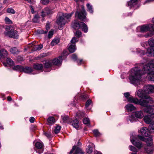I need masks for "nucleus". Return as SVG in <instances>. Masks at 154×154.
Returning <instances> with one entry per match:
<instances>
[{
    "instance_id": "f257e3e1",
    "label": "nucleus",
    "mask_w": 154,
    "mask_h": 154,
    "mask_svg": "<svg viewBox=\"0 0 154 154\" xmlns=\"http://www.w3.org/2000/svg\"><path fill=\"white\" fill-rule=\"evenodd\" d=\"M142 93V91L140 90H138L137 92V96L141 98L139 100L137 98H134L132 96H130V94L128 92L125 93L124 96L128 102L141 106H145L147 102L149 101L148 100H149V98H148L147 96L143 94Z\"/></svg>"
},
{
    "instance_id": "f03ea898",
    "label": "nucleus",
    "mask_w": 154,
    "mask_h": 154,
    "mask_svg": "<svg viewBox=\"0 0 154 154\" xmlns=\"http://www.w3.org/2000/svg\"><path fill=\"white\" fill-rule=\"evenodd\" d=\"M73 13V12H72L69 14H63L57 19V23L60 26L59 28L60 29H61V26L65 25L66 22L67 21V20L70 18Z\"/></svg>"
},
{
    "instance_id": "7ed1b4c3",
    "label": "nucleus",
    "mask_w": 154,
    "mask_h": 154,
    "mask_svg": "<svg viewBox=\"0 0 154 154\" xmlns=\"http://www.w3.org/2000/svg\"><path fill=\"white\" fill-rule=\"evenodd\" d=\"M143 89V90H140L142 91V93L143 94L147 96L148 98H149V100H148L149 101L147 102L145 106H145L147 103H151L153 102L152 99L149 96L148 94L154 92V86L150 85H146L144 86Z\"/></svg>"
},
{
    "instance_id": "20e7f679",
    "label": "nucleus",
    "mask_w": 154,
    "mask_h": 154,
    "mask_svg": "<svg viewBox=\"0 0 154 154\" xmlns=\"http://www.w3.org/2000/svg\"><path fill=\"white\" fill-rule=\"evenodd\" d=\"M140 132L142 135L146 137L150 135V133H154V121L150 123L148 129L143 127L140 129Z\"/></svg>"
},
{
    "instance_id": "39448f33",
    "label": "nucleus",
    "mask_w": 154,
    "mask_h": 154,
    "mask_svg": "<svg viewBox=\"0 0 154 154\" xmlns=\"http://www.w3.org/2000/svg\"><path fill=\"white\" fill-rule=\"evenodd\" d=\"M6 31L4 33L6 35L10 37L14 38H17L19 33L16 30H14L12 26H8L6 28Z\"/></svg>"
},
{
    "instance_id": "423d86ee",
    "label": "nucleus",
    "mask_w": 154,
    "mask_h": 154,
    "mask_svg": "<svg viewBox=\"0 0 154 154\" xmlns=\"http://www.w3.org/2000/svg\"><path fill=\"white\" fill-rule=\"evenodd\" d=\"M82 10L80 11H77L75 14V16L81 21L87 22L88 20L86 17L87 14L83 6H82Z\"/></svg>"
},
{
    "instance_id": "0eeeda50",
    "label": "nucleus",
    "mask_w": 154,
    "mask_h": 154,
    "mask_svg": "<svg viewBox=\"0 0 154 154\" xmlns=\"http://www.w3.org/2000/svg\"><path fill=\"white\" fill-rule=\"evenodd\" d=\"M152 20L153 24H147L140 26V30L141 32H143L148 31H154V17L152 19Z\"/></svg>"
},
{
    "instance_id": "6e6552de",
    "label": "nucleus",
    "mask_w": 154,
    "mask_h": 154,
    "mask_svg": "<svg viewBox=\"0 0 154 154\" xmlns=\"http://www.w3.org/2000/svg\"><path fill=\"white\" fill-rule=\"evenodd\" d=\"M148 138H145L144 137L140 135H138L139 138L142 141H145L146 143L147 146H151L152 145V136L151 135L149 136Z\"/></svg>"
},
{
    "instance_id": "1a4fd4ad",
    "label": "nucleus",
    "mask_w": 154,
    "mask_h": 154,
    "mask_svg": "<svg viewBox=\"0 0 154 154\" xmlns=\"http://www.w3.org/2000/svg\"><path fill=\"white\" fill-rule=\"evenodd\" d=\"M35 148H34V150L37 153H41L43 152L44 150V145L42 143L39 142H37L35 144Z\"/></svg>"
},
{
    "instance_id": "9d476101",
    "label": "nucleus",
    "mask_w": 154,
    "mask_h": 154,
    "mask_svg": "<svg viewBox=\"0 0 154 154\" xmlns=\"http://www.w3.org/2000/svg\"><path fill=\"white\" fill-rule=\"evenodd\" d=\"M75 150L73 154H84V152L82 151V149L79 147H76V146L74 145L73 147L69 152V154H72Z\"/></svg>"
},
{
    "instance_id": "9b49d317",
    "label": "nucleus",
    "mask_w": 154,
    "mask_h": 154,
    "mask_svg": "<svg viewBox=\"0 0 154 154\" xmlns=\"http://www.w3.org/2000/svg\"><path fill=\"white\" fill-rule=\"evenodd\" d=\"M148 103L146 106H142L145 107L146 108L144 109V111L146 113H149L150 114L153 115L154 114V106H149L148 105Z\"/></svg>"
},
{
    "instance_id": "f8f14e48",
    "label": "nucleus",
    "mask_w": 154,
    "mask_h": 154,
    "mask_svg": "<svg viewBox=\"0 0 154 154\" xmlns=\"http://www.w3.org/2000/svg\"><path fill=\"white\" fill-rule=\"evenodd\" d=\"M63 59L62 56H60L52 60L53 65L55 66H59L61 64Z\"/></svg>"
},
{
    "instance_id": "ddd939ff",
    "label": "nucleus",
    "mask_w": 154,
    "mask_h": 154,
    "mask_svg": "<svg viewBox=\"0 0 154 154\" xmlns=\"http://www.w3.org/2000/svg\"><path fill=\"white\" fill-rule=\"evenodd\" d=\"M53 13L52 11L48 8L46 7L43 9L41 13V16L42 17H45L48 14H51Z\"/></svg>"
},
{
    "instance_id": "4468645a",
    "label": "nucleus",
    "mask_w": 154,
    "mask_h": 154,
    "mask_svg": "<svg viewBox=\"0 0 154 154\" xmlns=\"http://www.w3.org/2000/svg\"><path fill=\"white\" fill-rule=\"evenodd\" d=\"M8 54V51L4 49L0 50V56L1 59L6 58Z\"/></svg>"
},
{
    "instance_id": "2eb2a0df",
    "label": "nucleus",
    "mask_w": 154,
    "mask_h": 154,
    "mask_svg": "<svg viewBox=\"0 0 154 154\" xmlns=\"http://www.w3.org/2000/svg\"><path fill=\"white\" fill-rule=\"evenodd\" d=\"M81 22H79L77 20H75L72 23L71 26L75 30L78 29H80Z\"/></svg>"
},
{
    "instance_id": "dca6fc26",
    "label": "nucleus",
    "mask_w": 154,
    "mask_h": 154,
    "mask_svg": "<svg viewBox=\"0 0 154 154\" xmlns=\"http://www.w3.org/2000/svg\"><path fill=\"white\" fill-rule=\"evenodd\" d=\"M80 29L85 33H86L88 31V27L87 25L85 23L83 22H81Z\"/></svg>"
},
{
    "instance_id": "f3484780",
    "label": "nucleus",
    "mask_w": 154,
    "mask_h": 154,
    "mask_svg": "<svg viewBox=\"0 0 154 154\" xmlns=\"http://www.w3.org/2000/svg\"><path fill=\"white\" fill-rule=\"evenodd\" d=\"M72 125L76 129L78 128L79 126V123L78 120L77 119L73 120L72 121H70V122Z\"/></svg>"
},
{
    "instance_id": "a211bd4d",
    "label": "nucleus",
    "mask_w": 154,
    "mask_h": 154,
    "mask_svg": "<svg viewBox=\"0 0 154 154\" xmlns=\"http://www.w3.org/2000/svg\"><path fill=\"white\" fill-rule=\"evenodd\" d=\"M131 141L133 145L139 149H140L142 147V143L141 142H137L134 139L131 140Z\"/></svg>"
},
{
    "instance_id": "6ab92c4d",
    "label": "nucleus",
    "mask_w": 154,
    "mask_h": 154,
    "mask_svg": "<svg viewBox=\"0 0 154 154\" xmlns=\"http://www.w3.org/2000/svg\"><path fill=\"white\" fill-rule=\"evenodd\" d=\"M134 115L136 117L139 119H142L144 116V115L142 111H136L135 112Z\"/></svg>"
},
{
    "instance_id": "aec40b11",
    "label": "nucleus",
    "mask_w": 154,
    "mask_h": 154,
    "mask_svg": "<svg viewBox=\"0 0 154 154\" xmlns=\"http://www.w3.org/2000/svg\"><path fill=\"white\" fill-rule=\"evenodd\" d=\"M138 0H131L127 2V6L130 7L131 8L134 6L136 5L137 2Z\"/></svg>"
},
{
    "instance_id": "412c9836",
    "label": "nucleus",
    "mask_w": 154,
    "mask_h": 154,
    "mask_svg": "<svg viewBox=\"0 0 154 154\" xmlns=\"http://www.w3.org/2000/svg\"><path fill=\"white\" fill-rule=\"evenodd\" d=\"M44 63L45 67L46 68H50L53 65L52 60H46Z\"/></svg>"
},
{
    "instance_id": "4be33fe9",
    "label": "nucleus",
    "mask_w": 154,
    "mask_h": 154,
    "mask_svg": "<svg viewBox=\"0 0 154 154\" xmlns=\"http://www.w3.org/2000/svg\"><path fill=\"white\" fill-rule=\"evenodd\" d=\"M61 118L63 122L64 123H70L71 120V119L68 116L66 115L62 116Z\"/></svg>"
},
{
    "instance_id": "5701e85b",
    "label": "nucleus",
    "mask_w": 154,
    "mask_h": 154,
    "mask_svg": "<svg viewBox=\"0 0 154 154\" xmlns=\"http://www.w3.org/2000/svg\"><path fill=\"white\" fill-rule=\"evenodd\" d=\"M32 71V68L31 67L28 66H23L22 72H23L26 73H29L31 72Z\"/></svg>"
},
{
    "instance_id": "b1692460",
    "label": "nucleus",
    "mask_w": 154,
    "mask_h": 154,
    "mask_svg": "<svg viewBox=\"0 0 154 154\" xmlns=\"http://www.w3.org/2000/svg\"><path fill=\"white\" fill-rule=\"evenodd\" d=\"M152 116H144L143 118V120L144 122L146 124H149L151 122Z\"/></svg>"
},
{
    "instance_id": "393cba45",
    "label": "nucleus",
    "mask_w": 154,
    "mask_h": 154,
    "mask_svg": "<svg viewBox=\"0 0 154 154\" xmlns=\"http://www.w3.org/2000/svg\"><path fill=\"white\" fill-rule=\"evenodd\" d=\"M43 65L42 64L36 63L33 65V68L37 70H42L43 68Z\"/></svg>"
},
{
    "instance_id": "a878e982",
    "label": "nucleus",
    "mask_w": 154,
    "mask_h": 154,
    "mask_svg": "<svg viewBox=\"0 0 154 154\" xmlns=\"http://www.w3.org/2000/svg\"><path fill=\"white\" fill-rule=\"evenodd\" d=\"M152 47H150L147 49L146 53L148 56H150L152 55L153 53L154 55V49Z\"/></svg>"
},
{
    "instance_id": "bb28decb",
    "label": "nucleus",
    "mask_w": 154,
    "mask_h": 154,
    "mask_svg": "<svg viewBox=\"0 0 154 154\" xmlns=\"http://www.w3.org/2000/svg\"><path fill=\"white\" fill-rule=\"evenodd\" d=\"M126 109L128 111H131L134 110L135 107L132 104H128L126 106Z\"/></svg>"
},
{
    "instance_id": "cd10ccee",
    "label": "nucleus",
    "mask_w": 154,
    "mask_h": 154,
    "mask_svg": "<svg viewBox=\"0 0 154 154\" xmlns=\"http://www.w3.org/2000/svg\"><path fill=\"white\" fill-rule=\"evenodd\" d=\"M47 122L49 125H51L55 122V120L53 117H49L47 119Z\"/></svg>"
},
{
    "instance_id": "c85d7f7f",
    "label": "nucleus",
    "mask_w": 154,
    "mask_h": 154,
    "mask_svg": "<svg viewBox=\"0 0 154 154\" xmlns=\"http://www.w3.org/2000/svg\"><path fill=\"white\" fill-rule=\"evenodd\" d=\"M93 144H91L88 146L86 149V152L87 153L90 154L93 151Z\"/></svg>"
},
{
    "instance_id": "c756f323",
    "label": "nucleus",
    "mask_w": 154,
    "mask_h": 154,
    "mask_svg": "<svg viewBox=\"0 0 154 154\" xmlns=\"http://www.w3.org/2000/svg\"><path fill=\"white\" fill-rule=\"evenodd\" d=\"M9 51L11 53L13 54H17L19 52L18 49L16 47L11 48L9 50Z\"/></svg>"
},
{
    "instance_id": "7c9ffc66",
    "label": "nucleus",
    "mask_w": 154,
    "mask_h": 154,
    "mask_svg": "<svg viewBox=\"0 0 154 154\" xmlns=\"http://www.w3.org/2000/svg\"><path fill=\"white\" fill-rule=\"evenodd\" d=\"M75 49V44L71 45L68 48L69 51L71 53L74 52Z\"/></svg>"
},
{
    "instance_id": "2f4dec72",
    "label": "nucleus",
    "mask_w": 154,
    "mask_h": 154,
    "mask_svg": "<svg viewBox=\"0 0 154 154\" xmlns=\"http://www.w3.org/2000/svg\"><path fill=\"white\" fill-rule=\"evenodd\" d=\"M60 42V39L58 38H55L54 39L51 43V45L52 46H54Z\"/></svg>"
},
{
    "instance_id": "473e14b6",
    "label": "nucleus",
    "mask_w": 154,
    "mask_h": 154,
    "mask_svg": "<svg viewBox=\"0 0 154 154\" xmlns=\"http://www.w3.org/2000/svg\"><path fill=\"white\" fill-rule=\"evenodd\" d=\"M23 68V66L19 65L14 66L13 68V69H14L20 71V72H22Z\"/></svg>"
},
{
    "instance_id": "72a5a7b5",
    "label": "nucleus",
    "mask_w": 154,
    "mask_h": 154,
    "mask_svg": "<svg viewBox=\"0 0 154 154\" xmlns=\"http://www.w3.org/2000/svg\"><path fill=\"white\" fill-rule=\"evenodd\" d=\"M145 149L146 152L148 154H151L153 152V149L150 146L145 148Z\"/></svg>"
},
{
    "instance_id": "f704fd0d",
    "label": "nucleus",
    "mask_w": 154,
    "mask_h": 154,
    "mask_svg": "<svg viewBox=\"0 0 154 154\" xmlns=\"http://www.w3.org/2000/svg\"><path fill=\"white\" fill-rule=\"evenodd\" d=\"M6 62L10 66H13L14 64V63L13 61L9 58H7L6 59Z\"/></svg>"
},
{
    "instance_id": "c9c22d12",
    "label": "nucleus",
    "mask_w": 154,
    "mask_h": 154,
    "mask_svg": "<svg viewBox=\"0 0 154 154\" xmlns=\"http://www.w3.org/2000/svg\"><path fill=\"white\" fill-rule=\"evenodd\" d=\"M39 17V16L38 14H35L32 20V21L34 23H37L38 21Z\"/></svg>"
},
{
    "instance_id": "e433bc0d",
    "label": "nucleus",
    "mask_w": 154,
    "mask_h": 154,
    "mask_svg": "<svg viewBox=\"0 0 154 154\" xmlns=\"http://www.w3.org/2000/svg\"><path fill=\"white\" fill-rule=\"evenodd\" d=\"M148 77V79L150 81H154V72H152L150 75L147 76Z\"/></svg>"
},
{
    "instance_id": "4c0bfd02",
    "label": "nucleus",
    "mask_w": 154,
    "mask_h": 154,
    "mask_svg": "<svg viewBox=\"0 0 154 154\" xmlns=\"http://www.w3.org/2000/svg\"><path fill=\"white\" fill-rule=\"evenodd\" d=\"M87 7L88 9V10L91 13H93V10L91 5L89 4H87Z\"/></svg>"
},
{
    "instance_id": "58836bf2",
    "label": "nucleus",
    "mask_w": 154,
    "mask_h": 154,
    "mask_svg": "<svg viewBox=\"0 0 154 154\" xmlns=\"http://www.w3.org/2000/svg\"><path fill=\"white\" fill-rule=\"evenodd\" d=\"M149 44L151 47H154V39L150 38L149 40Z\"/></svg>"
},
{
    "instance_id": "ea45409f",
    "label": "nucleus",
    "mask_w": 154,
    "mask_h": 154,
    "mask_svg": "<svg viewBox=\"0 0 154 154\" xmlns=\"http://www.w3.org/2000/svg\"><path fill=\"white\" fill-rule=\"evenodd\" d=\"M75 34L77 37L79 38L82 36V32L79 30H77L75 32Z\"/></svg>"
},
{
    "instance_id": "a19ab883",
    "label": "nucleus",
    "mask_w": 154,
    "mask_h": 154,
    "mask_svg": "<svg viewBox=\"0 0 154 154\" xmlns=\"http://www.w3.org/2000/svg\"><path fill=\"white\" fill-rule=\"evenodd\" d=\"M61 129V127L60 126H57L55 129L54 131V133L55 134H57L60 132V130Z\"/></svg>"
},
{
    "instance_id": "79ce46f5",
    "label": "nucleus",
    "mask_w": 154,
    "mask_h": 154,
    "mask_svg": "<svg viewBox=\"0 0 154 154\" xmlns=\"http://www.w3.org/2000/svg\"><path fill=\"white\" fill-rule=\"evenodd\" d=\"M43 47V45L41 44L38 45L36 47H35V48H34V50L35 51L36 50H40Z\"/></svg>"
},
{
    "instance_id": "37998d69",
    "label": "nucleus",
    "mask_w": 154,
    "mask_h": 154,
    "mask_svg": "<svg viewBox=\"0 0 154 154\" xmlns=\"http://www.w3.org/2000/svg\"><path fill=\"white\" fill-rule=\"evenodd\" d=\"M129 147L130 148V150L132 151L135 152H137L138 151L137 149L132 145L129 146Z\"/></svg>"
},
{
    "instance_id": "c03bdc74",
    "label": "nucleus",
    "mask_w": 154,
    "mask_h": 154,
    "mask_svg": "<svg viewBox=\"0 0 154 154\" xmlns=\"http://www.w3.org/2000/svg\"><path fill=\"white\" fill-rule=\"evenodd\" d=\"M93 132L95 137H98L100 135V133L97 130H94L93 131Z\"/></svg>"
},
{
    "instance_id": "a18cd8bd",
    "label": "nucleus",
    "mask_w": 154,
    "mask_h": 154,
    "mask_svg": "<svg viewBox=\"0 0 154 154\" xmlns=\"http://www.w3.org/2000/svg\"><path fill=\"white\" fill-rule=\"evenodd\" d=\"M7 12L8 13H11V14H14L15 11L12 8H9L7 9Z\"/></svg>"
},
{
    "instance_id": "49530a36",
    "label": "nucleus",
    "mask_w": 154,
    "mask_h": 154,
    "mask_svg": "<svg viewBox=\"0 0 154 154\" xmlns=\"http://www.w3.org/2000/svg\"><path fill=\"white\" fill-rule=\"evenodd\" d=\"M92 101L90 99L87 100L85 106L86 108L88 107L90 104L91 103Z\"/></svg>"
},
{
    "instance_id": "de8ad7c7",
    "label": "nucleus",
    "mask_w": 154,
    "mask_h": 154,
    "mask_svg": "<svg viewBox=\"0 0 154 154\" xmlns=\"http://www.w3.org/2000/svg\"><path fill=\"white\" fill-rule=\"evenodd\" d=\"M5 22L8 24H12V21L7 17H5Z\"/></svg>"
},
{
    "instance_id": "09e8293b",
    "label": "nucleus",
    "mask_w": 154,
    "mask_h": 154,
    "mask_svg": "<svg viewBox=\"0 0 154 154\" xmlns=\"http://www.w3.org/2000/svg\"><path fill=\"white\" fill-rule=\"evenodd\" d=\"M77 115L80 118H82L85 116V113L84 112H80L77 113Z\"/></svg>"
},
{
    "instance_id": "8fccbe9b",
    "label": "nucleus",
    "mask_w": 154,
    "mask_h": 154,
    "mask_svg": "<svg viewBox=\"0 0 154 154\" xmlns=\"http://www.w3.org/2000/svg\"><path fill=\"white\" fill-rule=\"evenodd\" d=\"M83 122L85 124H87L89 123L90 121L89 119L85 118L83 120Z\"/></svg>"
},
{
    "instance_id": "3c124183",
    "label": "nucleus",
    "mask_w": 154,
    "mask_h": 154,
    "mask_svg": "<svg viewBox=\"0 0 154 154\" xmlns=\"http://www.w3.org/2000/svg\"><path fill=\"white\" fill-rule=\"evenodd\" d=\"M44 134L48 138H51L52 137L51 133L49 132H45L44 133Z\"/></svg>"
},
{
    "instance_id": "603ef678",
    "label": "nucleus",
    "mask_w": 154,
    "mask_h": 154,
    "mask_svg": "<svg viewBox=\"0 0 154 154\" xmlns=\"http://www.w3.org/2000/svg\"><path fill=\"white\" fill-rule=\"evenodd\" d=\"M78 41L77 38L76 37H73L71 41V42L72 44H75Z\"/></svg>"
},
{
    "instance_id": "864d4df0",
    "label": "nucleus",
    "mask_w": 154,
    "mask_h": 154,
    "mask_svg": "<svg viewBox=\"0 0 154 154\" xmlns=\"http://www.w3.org/2000/svg\"><path fill=\"white\" fill-rule=\"evenodd\" d=\"M129 119L131 122H133L135 120V118L133 115H131L129 116Z\"/></svg>"
},
{
    "instance_id": "5fc2aeb1",
    "label": "nucleus",
    "mask_w": 154,
    "mask_h": 154,
    "mask_svg": "<svg viewBox=\"0 0 154 154\" xmlns=\"http://www.w3.org/2000/svg\"><path fill=\"white\" fill-rule=\"evenodd\" d=\"M53 35V31H52L51 30L49 32L48 34V37L49 38H51L52 37Z\"/></svg>"
},
{
    "instance_id": "6e6d98bb",
    "label": "nucleus",
    "mask_w": 154,
    "mask_h": 154,
    "mask_svg": "<svg viewBox=\"0 0 154 154\" xmlns=\"http://www.w3.org/2000/svg\"><path fill=\"white\" fill-rule=\"evenodd\" d=\"M72 58L73 60L74 61L77 60V57L76 55L75 54H72Z\"/></svg>"
},
{
    "instance_id": "4d7b16f0",
    "label": "nucleus",
    "mask_w": 154,
    "mask_h": 154,
    "mask_svg": "<svg viewBox=\"0 0 154 154\" xmlns=\"http://www.w3.org/2000/svg\"><path fill=\"white\" fill-rule=\"evenodd\" d=\"M46 33H47L48 30L50 29V26L49 24H47L46 26Z\"/></svg>"
},
{
    "instance_id": "13d9d810",
    "label": "nucleus",
    "mask_w": 154,
    "mask_h": 154,
    "mask_svg": "<svg viewBox=\"0 0 154 154\" xmlns=\"http://www.w3.org/2000/svg\"><path fill=\"white\" fill-rule=\"evenodd\" d=\"M38 32L41 34H46L47 33H46V31H44L43 30H38Z\"/></svg>"
},
{
    "instance_id": "bf43d9fd",
    "label": "nucleus",
    "mask_w": 154,
    "mask_h": 154,
    "mask_svg": "<svg viewBox=\"0 0 154 154\" xmlns=\"http://www.w3.org/2000/svg\"><path fill=\"white\" fill-rule=\"evenodd\" d=\"M82 99L83 101H85L88 98L87 95L85 94L81 96Z\"/></svg>"
},
{
    "instance_id": "052dcab7",
    "label": "nucleus",
    "mask_w": 154,
    "mask_h": 154,
    "mask_svg": "<svg viewBox=\"0 0 154 154\" xmlns=\"http://www.w3.org/2000/svg\"><path fill=\"white\" fill-rule=\"evenodd\" d=\"M42 3L44 5H46L48 3L49 0H42Z\"/></svg>"
},
{
    "instance_id": "680f3d73",
    "label": "nucleus",
    "mask_w": 154,
    "mask_h": 154,
    "mask_svg": "<svg viewBox=\"0 0 154 154\" xmlns=\"http://www.w3.org/2000/svg\"><path fill=\"white\" fill-rule=\"evenodd\" d=\"M35 120V118L33 117H31L30 118L29 121L31 123H32L34 122Z\"/></svg>"
},
{
    "instance_id": "e2e57ef3",
    "label": "nucleus",
    "mask_w": 154,
    "mask_h": 154,
    "mask_svg": "<svg viewBox=\"0 0 154 154\" xmlns=\"http://www.w3.org/2000/svg\"><path fill=\"white\" fill-rule=\"evenodd\" d=\"M83 62V60L82 59H80L79 60H77V62L78 63V65H80Z\"/></svg>"
},
{
    "instance_id": "0e129e2a",
    "label": "nucleus",
    "mask_w": 154,
    "mask_h": 154,
    "mask_svg": "<svg viewBox=\"0 0 154 154\" xmlns=\"http://www.w3.org/2000/svg\"><path fill=\"white\" fill-rule=\"evenodd\" d=\"M140 54H142V55H144L146 54V51L145 52V51L144 50H141L140 51Z\"/></svg>"
},
{
    "instance_id": "69168bd1",
    "label": "nucleus",
    "mask_w": 154,
    "mask_h": 154,
    "mask_svg": "<svg viewBox=\"0 0 154 154\" xmlns=\"http://www.w3.org/2000/svg\"><path fill=\"white\" fill-rule=\"evenodd\" d=\"M152 34V33H148L147 35H145V37L146 38H147L151 36Z\"/></svg>"
},
{
    "instance_id": "338daca9",
    "label": "nucleus",
    "mask_w": 154,
    "mask_h": 154,
    "mask_svg": "<svg viewBox=\"0 0 154 154\" xmlns=\"http://www.w3.org/2000/svg\"><path fill=\"white\" fill-rule=\"evenodd\" d=\"M18 60L19 61H23V58L22 57H21L20 56H18Z\"/></svg>"
},
{
    "instance_id": "774afa93",
    "label": "nucleus",
    "mask_w": 154,
    "mask_h": 154,
    "mask_svg": "<svg viewBox=\"0 0 154 154\" xmlns=\"http://www.w3.org/2000/svg\"><path fill=\"white\" fill-rule=\"evenodd\" d=\"M7 100L8 101H11L12 100V98L10 96H8L7 97Z\"/></svg>"
}]
</instances>
